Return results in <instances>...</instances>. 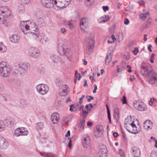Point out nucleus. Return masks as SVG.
I'll return each instance as SVG.
<instances>
[{"mask_svg":"<svg viewBox=\"0 0 157 157\" xmlns=\"http://www.w3.org/2000/svg\"><path fill=\"white\" fill-rule=\"evenodd\" d=\"M141 74L146 76L148 82L154 86L157 85V73L149 64L144 65L140 68Z\"/></svg>","mask_w":157,"mask_h":157,"instance_id":"f257e3e1","label":"nucleus"},{"mask_svg":"<svg viewBox=\"0 0 157 157\" xmlns=\"http://www.w3.org/2000/svg\"><path fill=\"white\" fill-rule=\"evenodd\" d=\"M21 27L24 34L28 33L34 39H36L39 35V32L37 31V26L33 22H30L29 21H21Z\"/></svg>","mask_w":157,"mask_h":157,"instance_id":"f03ea898","label":"nucleus"},{"mask_svg":"<svg viewBox=\"0 0 157 157\" xmlns=\"http://www.w3.org/2000/svg\"><path fill=\"white\" fill-rule=\"evenodd\" d=\"M30 64L28 63H16L14 64V72L21 75L24 72L28 71L30 67Z\"/></svg>","mask_w":157,"mask_h":157,"instance_id":"7ed1b4c3","label":"nucleus"},{"mask_svg":"<svg viewBox=\"0 0 157 157\" xmlns=\"http://www.w3.org/2000/svg\"><path fill=\"white\" fill-rule=\"evenodd\" d=\"M91 35L90 33H88L85 38L86 44V52L87 54L90 55L93 52L94 42L93 37L90 36Z\"/></svg>","mask_w":157,"mask_h":157,"instance_id":"20e7f679","label":"nucleus"},{"mask_svg":"<svg viewBox=\"0 0 157 157\" xmlns=\"http://www.w3.org/2000/svg\"><path fill=\"white\" fill-rule=\"evenodd\" d=\"M11 68L6 62L2 61L0 63V74L2 77H8L10 74Z\"/></svg>","mask_w":157,"mask_h":157,"instance_id":"39448f33","label":"nucleus"},{"mask_svg":"<svg viewBox=\"0 0 157 157\" xmlns=\"http://www.w3.org/2000/svg\"><path fill=\"white\" fill-rule=\"evenodd\" d=\"M11 12L7 6H1L0 7V15L3 16L7 19L10 17Z\"/></svg>","mask_w":157,"mask_h":157,"instance_id":"423d86ee","label":"nucleus"},{"mask_svg":"<svg viewBox=\"0 0 157 157\" xmlns=\"http://www.w3.org/2000/svg\"><path fill=\"white\" fill-rule=\"evenodd\" d=\"M29 54L30 56L35 59L38 58L40 55V50L33 47L29 48Z\"/></svg>","mask_w":157,"mask_h":157,"instance_id":"0eeeda50","label":"nucleus"},{"mask_svg":"<svg viewBox=\"0 0 157 157\" xmlns=\"http://www.w3.org/2000/svg\"><path fill=\"white\" fill-rule=\"evenodd\" d=\"M37 91L42 95L45 94L48 91L49 88L48 86L45 84H41L36 86Z\"/></svg>","mask_w":157,"mask_h":157,"instance_id":"6e6552de","label":"nucleus"},{"mask_svg":"<svg viewBox=\"0 0 157 157\" xmlns=\"http://www.w3.org/2000/svg\"><path fill=\"white\" fill-rule=\"evenodd\" d=\"M133 104L135 108L139 111H144L146 109V105L144 103L139 100L135 101Z\"/></svg>","mask_w":157,"mask_h":157,"instance_id":"1a4fd4ad","label":"nucleus"},{"mask_svg":"<svg viewBox=\"0 0 157 157\" xmlns=\"http://www.w3.org/2000/svg\"><path fill=\"white\" fill-rule=\"evenodd\" d=\"M54 6L53 7L54 9L56 10H62L63 9L65 8V0H63L61 1H58L56 0H54Z\"/></svg>","mask_w":157,"mask_h":157,"instance_id":"9d476101","label":"nucleus"},{"mask_svg":"<svg viewBox=\"0 0 157 157\" xmlns=\"http://www.w3.org/2000/svg\"><path fill=\"white\" fill-rule=\"evenodd\" d=\"M82 144L84 147L87 148L91 145L90 139L88 135H83L82 137Z\"/></svg>","mask_w":157,"mask_h":157,"instance_id":"9b49d317","label":"nucleus"},{"mask_svg":"<svg viewBox=\"0 0 157 157\" xmlns=\"http://www.w3.org/2000/svg\"><path fill=\"white\" fill-rule=\"evenodd\" d=\"M28 134V131L25 130L24 127L17 128L14 131V135L17 137L20 136L27 135Z\"/></svg>","mask_w":157,"mask_h":157,"instance_id":"f8f14e48","label":"nucleus"},{"mask_svg":"<svg viewBox=\"0 0 157 157\" xmlns=\"http://www.w3.org/2000/svg\"><path fill=\"white\" fill-rule=\"evenodd\" d=\"M98 148L99 153L101 154L103 157H107L108 151L106 146L101 144L98 146Z\"/></svg>","mask_w":157,"mask_h":157,"instance_id":"ddd939ff","label":"nucleus"},{"mask_svg":"<svg viewBox=\"0 0 157 157\" xmlns=\"http://www.w3.org/2000/svg\"><path fill=\"white\" fill-rule=\"evenodd\" d=\"M59 115L56 112L53 113L51 116V119L52 122L54 124H56L59 121Z\"/></svg>","mask_w":157,"mask_h":157,"instance_id":"4468645a","label":"nucleus"},{"mask_svg":"<svg viewBox=\"0 0 157 157\" xmlns=\"http://www.w3.org/2000/svg\"><path fill=\"white\" fill-rule=\"evenodd\" d=\"M113 55V52L111 51H108L105 59V64L106 65L109 64L112 60Z\"/></svg>","mask_w":157,"mask_h":157,"instance_id":"2eb2a0df","label":"nucleus"},{"mask_svg":"<svg viewBox=\"0 0 157 157\" xmlns=\"http://www.w3.org/2000/svg\"><path fill=\"white\" fill-rule=\"evenodd\" d=\"M132 155L134 157H139L140 155V149L136 147H134L132 148Z\"/></svg>","mask_w":157,"mask_h":157,"instance_id":"dca6fc26","label":"nucleus"},{"mask_svg":"<svg viewBox=\"0 0 157 157\" xmlns=\"http://www.w3.org/2000/svg\"><path fill=\"white\" fill-rule=\"evenodd\" d=\"M20 39L19 36L17 34H14L10 36V41L13 43H17L19 41Z\"/></svg>","mask_w":157,"mask_h":157,"instance_id":"f3484780","label":"nucleus"},{"mask_svg":"<svg viewBox=\"0 0 157 157\" xmlns=\"http://www.w3.org/2000/svg\"><path fill=\"white\" fill-rule=\"evenodd\" d=\"M75 22L73 21H65L64 23L66 27L71 29H73L75 26Z\"/></svg>","mask_w":157,"mask_h":157,"instance_id":"a211bd4d","label":"nucleus"},{"mask_svg":"<svg viewBox=\"0 0 157 157\" xmlns=\"http://www.w3.org/2000/svg\"><path fill=\"white\" fill-rule=\"evenodd\" d=\"M152 123L150 120H146L144 123V126L145 129H151Z\"/></svg>","mask_w":157,"mask_h":157,"instance_id":"6ab92c4d","label":"nucleus"},{"mask_svg":"<svg viewBox=\"0 0 157 157\" xmlns=\"http://www.w3.org/2000/svg\"><path fill=\"white\" fill-rule=\"evenodd\" d=\"M109 17L108 15H104L99 18L98 20V22L99 23H105L109 20Z\"/></svg>","mask_w":157,"mask_h":157,"instance_id":"aec40b11","label":"nucleus"},{"mask_svg":"<svg viewBox=\"0 0 157 157\" xmlns=\"http://www.w3.org/2000/svg\"><path fill=\"white\" fill-rule=\"evenodd\" d=\"M87 25V19L84 17L82 18L80 21V25L81 28L82 29L83 26L86 28Z\"/></svg>","mask_w":157,"mask_h":157,"instance_id":"412c9836","label":"nucleus"},{"mask_svg":"<svg viewBox=\"0 0 157 157\" xmlns=\"http://www.w3.org/2000/svg\"><path fill=\"white\" fill-rule=\"evenodd\" d=\"M54 0H49L46 2V4H44L43 6L46 8H50L54 6Z\"/></svg>","mask_w":157,"mask_h":157,"instance_id":"4be33fe9","label":"nucleus"},{"mask_svg":"<svg viewBox=\"0 0 157 157\" xmlns=\"http://www.w3.org/2000/svg\"><path fill=\"white\" fill-rule=\"evenodd\" d=\"M119 109L118 107H116L114 110V117L117 120H118L119 119Z\"/></svg>","mask_w":157,"mask_h":157,"instance_id":"5701e85b","label":"nucleus"},{"mask_svg":"<svg viewBox=\"0 0 157 157\" xmlns=\"http://www.w3.org/2000/svg\"><path fill=\"white\" fill-rule=\"evenodd\" d=\"M36 24L40 27H41L45 24L44 19L41 17H40L37 19Z\"/></svg>","mask_w":157,"mask_h":157,"instance_id":"b1692460","label":"nucleus"},{"mask_svg":"<svg viewBox=\"0 0 157 157\" xmlns=\"http://www.w3.org/2000/svg\"><path fill=\"white\" fill-rule=\"evenodd\" d=\"M48 38L44 34L41 35L40 38V41L42 44L46 43L48 40Z\"/></svg>","mask_w":157,"mask_h":157,"instance_id":"393cba45","label":"nucleus"},{"mask_svg":"<svg viewBox=\"0 0 157 157\" xmlns=\"http://www.w3.org/2000/svg\"><path fill=\"white\" fill-rule=\"evenodd\" d=\"M149 13L148 12H146L143 13H140L139 14L140 18L143 20H144L147 17H149Z\"/></svg>","mask_w":157,"mask_h":157,"instance_id":"a878e982","label":"nucleus"},{"mask_svg":"<svg viewBox=\"0 0 157 157\" xmlns=\"http://www.w3.org/2000/svg\"><path fill=\"white\" fill-rule=\"evenodd\" d=\"M7 50V47L4 45L2 42L0 43V53L5 52Z\"/></svg>","mask_w":157,"mask_h":157,"instance_id":"bb28decb","label":"nucleus"},{"mask_svg":"<svg viewBox=\"0 0 157 157\" xmlns=\"http://www.w3.org/2000/svg\"><path fill=\"white\" fill-rule=\"evenodd\" d=\"M40 154L44 157H55L54 155L51 153H47L45 152H40Z\"/></svg>","mask_w":157,"mask_h":157,"instance_id":"cd10ccee","label":"nucleus"},{"mask_svg":"<svg viewBox=\"0 0 157 157\" xmlns=\"http://www.w3.org/2000/svg\"><path fill=\"white\" fill-rule=\"evenodd\" d=\"M51 59L54 63H57L59 60V58L57 56L54 55H52L51 56Z\"/></svg>","mask_w":157,"mask_h":157,"instance_id":"c85d7f7f","label":"nucleus"},{"mask_svg":"<svg viewBox=\"0 0 157 157\" xmlns=\"http://www.w3.org/2000/svg\"><path fill=\"white\" fill-rule=\"evenodd\" d=\"M35 127L38 130H40L44 127V124L41 122L37 123L36 124Z\"/></svg>","mask_w":157,"mask_h":157,"instance_id":"c756f323","label":"nucleus"},{"mask_svg":"<svg viewBox=\"0 0 157 157\" xmlns=\"http://www.w3.org/2000/svg\"><path fill=\"white\" fill-rule=\"evenodd\" d=\"M85 119H82L80 121V122L79 124V127L81 129H83L84 128L85 124Z\"/></svg>","mask_w":157,"mask_h":157,"instance_id":"7c9ffc66","label":"nucleus"},{"mask_svg":"<svg viewBox=\"0 0 157 157\" xmlns=\"http://www.w3.org/2000/svg\"><path fill=\"white\" fill-rule=\"evenodd\" d=\"M84 107L83 105H81V104L77 103V104L75 105L74 108H76V109L78 110H80L82 109Z\"/></svg>","mask_w":157,"mask_h":157,"instance_id":"2f4dec72","label":"nucleus"},{"mask_svg":"<svg viewBox=\"0 0 157 157\" xmlns=\"http://www.w3.org/2000/svg\"><path fill=\"white\" fill-rule=\"evenodd\" d=\"M17 10L19 12H22L25 11L24 6L22 4L19 5L17 6Z\"/></svg>","mask_w":157,"mask_h":157,"instance_id":"473e14b6","label":"nucleus"},{"mask_svg":"<svg viewBox=\"0 0 157 157\" xmlns=\"http://www.w3.org/2000/svg\"><path fill=\"white\" fill-rule=\"evenodd\" d=\"M67 94V89L63 90L61 91H60L59 93V94L61 96H65Z\"/></svg>","mask_w":157,"mask_h":157,"instance_id":"72a5a7b5","label":"nucleus"},{"mask_svg":"<svg viewBox=\"0 0 157 157\" xmlns=\"http://www.w3.org/2000/svg\"><path fill=\"white\" fill-rule=\"evenodd\" d=\"M55 82L56 84V85L58 86H62L63 84V82L62 80H60L59 78H56L55 79Z\"/></svg>","mask_w":157,"mask_h":157,"instance_id":"f704fd0d","label":"nucleus"},{"mask_svg":"<svg viewBox=\"0 0 157 157\" xmlns=\"http://www.w3.org/2000/svg\"><path fill=\"white\" fill-rule=\"evenodd\" d=\"M8 122H10V125L12 126L16 124V122L15 120L13 118L11 117L8 120Z\"/></svg>","mask_w":157,"mask_h":157,"instance_id":"c9c22d12","label":"nucleus"},{"mask_svg":"<svg viewBox=\"0 0 157 157\" xmlns=\"http://www.w3.org/2000/svg\"><path fill=\"white\" fill-rule=\"evenodd\" d=\"M3 16L0 15V24H4L7 20V19L3 17Z\"/></svg>","mask_w":157,"mask_h":157,"instance_id":"e433bc0d","label":"nucleus"},{"mask_svg":"<svg viewBox=\"0 0 157 157\" xmlns=\"http://www.w3.org/2000/svg\"><path fill=\"white\" fill-rule=\"evenodd\" d=\"M94 135L95 137L98 138L100 137L102 135V132H101L100 131H98L95 130L94 132Z\"/></svg>","mask_w":157,"mask_h":157,"instance_id":"4c0bfd02","label":"nucleus"},{"mask_svg":"<svg viewBox=\"0 0 157 157\" xmlns=\"http://www.w3.org/2000/svg\"><path fill=\"white\" fill-rule=\"evenodd\" d=\"M6 140L2 137L0 136V148L2 146L6 143Z\"/></svg>","mask_w":157,"mask_h":157,"instance_id":"58836bf2","label":"nucleus"},{"mask_svg":"<svg viewBox=\"0 0 157 157\" xmlns=\"http://www.w3.org/2000/svg\"><path fill=\"white\" fill-rule=\"evenodd\" d=\"M5 125L3 121L0 120V131H1L4 129Z\"/></svg>","mask_w":157,"mask_h":157,"instance_id":"ea45409f","label":"nucleus"},{"mask_svg":"<svg viewBox=\"0 0 157 157\" xmlns=\"http://www.w3.org/2000/svg\"><path fill=\"white\" fill-rule=\"evenodd\" d=\"M151 157H157V151H152L150 154Z\"/></svg>","mask_w":157,"mask_h":157,"instance_id":"a19ab883","label":"nucleus"},{"mask_svg":"<svg viewBox=\"0 0 157 157\" xmlns=\"http://www.w3.org/2000/svg\"><path fill=\"white\" fill-rule=\"evenodd\" d=\"M126 127V129L130 133H131L132 134H136L138 133V131H136V132H135V131H132V130L131 131V130L129 128V127L128 126H126V127Z\"/></svg>","mask_w":157,"mask_h":157,"instance_id":"79ce46f5","label":"nucleus"},{"mask_svg":"<svg viewBox=\"0 0 157 157\" xmlns=\"http://www.w3.org/2000/svg\"><path fill=\"white\" fill-rule=\"evenodd\" d=\"M75 76L78 78V80H80L82 76H81L80 74H79L78 73V71H75Z\"/></svg>","mask_w":157,"mask_h":157,"instance_id":"37998d69","label":"nucleus"},{"mask_svg":"<svg viewBox=\"0 0 157 157\" xmlns=\"http://www.w3.org/2000/svg\"><path fill=\"white\" fill-rule=\"evenodd\" d=\"M152 21V19L150 17H149L147 21V23L146 24L147 26H149L151 24Z\"/></svg>","mask_w":157,"mask_h":157,"instance_id":"c03bdc74","label":"nucleus"},{"mask_svg":"<svg viewBox=\"0 0 157 157\" xmlns=\"http://www.w3.org/2000/svg\"><path fill=\"white\" fill-rule=\"evenodd\" d=\"M38 71L41 74H43L45 72V68L43 67H40L38 68Z\"/></svg>","mask_w":157,"mask_h":157,"instance_id":"a18cd8bd","label":"nucleus"},{"mask_svg":"<svg viewBox=\"0 0 157 157\" xmlns=\"http://www.w3.org/2000/svg\"><path fill=\"white\" fill-rule=\"evenodd\" d=\"M121 101L123 104H127L126 98L125 96L123 97L121 99Z\"/></svg>","mask_w":157,"mask_h":157,"instance_id":"49530a36","label":"nucleus"},{"mask_svg":"<svg viewBox=\"0 0 157 157\" xmlns=\"http://www.w3.org/2000/svg\"><path fill=\"white\" fill-rule=\"evenodd\" d=\"M134 55H136L137 53L139 52L138 49L137 47H135L134 48V50L132 52Z\"/></svg>","mask_w":157,"mask_h":157,"instance_id":"de8ad7c7","label":"nucleus"},{"mask_svg":"<svg viewBox=\"0 0 157 157\" xmlns=\"http://www.w3.org/2000/svg\"><path fill=\"white\" fill-rule=\"evenodd\" d=\"M155 56V54L154 53H152L151 55L150 61L151 63H153L154 62V59Z\"/></svg>","mask_w":157,"mask_h":157,"instance_id":"09e8293b","label":"nucleus"},{"mask_svg":"<svg viewBox=\"0 0 157 157\" xmlns=\"http://www.w3.org/2000/svg\"><path fill=\"white\" fill-rule=\"evenodd\" d=\"M107 113L108 114V117L109 121V122L110 123H111V117L110 110L107 111Z\"/></svg>","mask_w":157,"mask_h":157,"instance_id":"8fccbe9b","label":"nucleus"},{"mask_svg":"<svg viewBox=\"0 0 157 157\" xmlns=\"http://www.w3.org/2000/svg\"><path fill=\"white\" fill-rule=\"evenodd\" d=\"M96 131H100L102 133V131H103V127L101 126L98 127H97V129Z\"/></svg>","mask_w":157,"mask_h":157,"instance_id":"3c124183","label":"nucleus"},{"mask_svg":"<svg viewBox=\"0 0 157 157\" xmlns=\"http://www.w3.org/2000/svg\"><path fill=\"white\" fill-rule=\"evenodd\" d=\"M85 96L84 95H82V97L81 98H80L79 99V104H81L82 103V100L83 98H85Z\"/></svg>","mask_w":157,"mask_h":157,"instance_id":"603ef678","label":"nucleus"},{"mask_svg":"<svg viewBox=\"0 0 157 157\" xmlns=\"http://www.w3.org/2000/svg\"><path fill=\"white\" fill-rule=\"evenodd\" d=\"M94 88L93 91V93L94 94L96 92V90L97 89V86L96 85L94 84Z\"/></svg>","mask_w":157,"mask_h":157,"instance_id":"864d4df0","label":"nucleus"},{"mask_svg":"<svg viewBox=\"0 0 157 157\" xmlns=\"http://www.w3.org/2000/svg\"><path fill=\"white\" fill-rule=\"evenodd\" d=\"M102 9L105 12L107 10H109V7L108 6H102Z\"/></svg>","mask_w":157,"mask_h":157,"instance_id":"5fc2aeb1","label":"nucleus"},{"mask_svg":"<svg viewBox=\"0 0 157 157\" xmlns=\"http://www.w3.org/2000/svg\"><path fill=\"white\" fill-rule=\"evenodd\" d=\"M49 0H40L43 6L44 4H46V2H48Z\"/></svg>","mask_w":157,"mask_h":157,"instance_id":"6e6d98bb","label":"nucleus"},{"mask_svg":"<svg viewBox=\"0 0 157 157\" xmlns=\"http://www.w3.org/2000/svg\"><path fill=\"white\" fill-rule=\"evenodd\" d=\"M130 125L132 128H135L136 129L137 128L136 124L133 123H131L130 124Z\"/></svg>","mask_w":157,"mask_h":157,"instance_id":"4d7b16f0","label":"nucleus"},{"mask_svg":"<svg viewBox=\"0 0 157 157\" xmlns=\"http://www.w3.org/2000/svg\"><path fill=\"white\" fill-rule=\"evenodd\" d=\"M88 97V96H87L86 97ZM88 97L90 98H88L87 99V101L88 102H90L91 100L94 99V97L91 96H89Z\"/></svg>","mask_w":157,"mask_h":157,"instance_id":"13d9d810","label":"nucleus"},{"mask_svg":"<svg viewBox=\"0 0 157 157\" xmlns=\"http://www.w3.org/2000/svg\"><path fill=\"white\" fill-rule=\"evenodd\" d=\"M138 3L141 6H143L144 5V2L143 0H140L138 2Z\"/></svg>","mask_w":157,"mask_h":157,"instance_id":"bf43d9fd","label":"nucleus"},{"mask_svg":"<svg viewBox=\"0 0 157 157\" xmlns=\"http://www.w3.org/2000/svg\"><path fill=\"white\" fill-rule=\"evenodd\" d=\"M151 47L152 45L151 44H149L147 47V49L150 52H151L152 51V50L151 49Z\"/></svg>","mask_w":157,"mask_h":157,"instance_id":"052dcab7","label":"nucleus"},{"mask_svg":"<svg viewBox=\"0 0 157 157\" xmlns=\"http://www.w3.org/2000/svg\"><path fill=\"white\" fill-rule=\"evenodd\" d=\"M59 50L61 51V52H62L64 53V54L65 55V49H64L63 48L62 46L61 47H59Z\"/></svg>","mask_w":157,"mask_h":157,"instance_id":"680f3d73","label":"nucleus"},{"mask_svg":"<svg viewBox=\"0 0 157 157\" xmlns=\"http://www.w3.org/2000/svg\"><path fill=\"white\" fill-rule=\"evenodd\" d=\"M4 89V86L2 84H0V92H2Z\"/></svg>","mask_w":157,"mask_h":157,"instance_id":"e2e57ef3","label":"nucleus"},{"mask_svg":"<svg viewBox=\"0 0 157 157\" xmlns=\"http://www.w3.org/2000/svg\"><path fill=\"white\" fill-rule=\"evenodd\" d=\"M66 29L64 28H62L60 29V32L62 33H64L66 32Z\"/></svg>","mask_w":157,"mask_h":157,"instance_id":"0e129e2a","label":"nucleus"},{"mask_svg":"<svg viewBox=\"0 0 157 157\" xmlns=\"http://www.w3.org/2000/svg\"><path fill=\"white\" fill-rule=\"evenodd\" d=\"M124 23L126 25H128L129 23V20L127 18H125L124 21Z\"/></svg>","mask_w":157,"mask_h":157,"instance_id":"69168bd1","label":"nucleus"},{"mask_svg":"<svg viewBox=\"0 0 157 157\" xmlns=\"http://www.w3.org/2000/svg\"><path fill=\"white\" fill-rule=\"evenodd\" d=\"M121 151L119 152V154L121 157H123L124 155V152L123 151Z\"/></svg>","mask_w":157,"mask_h":157,"instance_id":"338daca9","label":"nucleus"},{"mask_svg":"<svg viewBox=\"0 0 157 157\" xmlns=\"http://www.w3.org/2000/svg\"><path fill=\"white\" fill-rule=\"evenodd\" d=\"M70 132L69 130H68L67 132V134L65 135V136L66 137H67L70 136Z\"/></svg>","mask_w":157,"mask_h":157,"instance_id":"774afa93","label":"nucleus"}]
</instances>
